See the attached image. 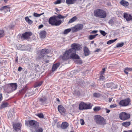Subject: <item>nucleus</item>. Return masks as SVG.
I'll return each instance as SVG.
<instances>
[{
  "instance_id": "1",
  "label": "nucleus",
  "mask_w": 132,
  "mask_h": 132,
  "mask_svg": "<svg viewBox=\"0 0 132 132\" xmlns=\"http://www.w3.org/2000/svg\"><path fill=\"white\" fill-rule=\"evenodd\" d=\"M71 48L69 49L70 52V59H79V56L76 54V51H78L80 49V46L79 44H72L71 46Z\"/></svg>"
},
{
  "instance_id": "2",
  "label": "nucleus",
  "mask_w": 132,
  "mask_h": 132,
  "mask_svg": "<svg viewBox=\"0 0 132 132\" xmlns=\"http://www.w3.org/2000/svg\"><path fill=\"white\" fill-rule=\"evenodd\" d=\"M94 120L98 125L104 126L106 124V120L100 115L95 116Z\"/></svg>"
},
{
  "instance_id": "3",
  "label": "nucleus",
  "mask_w": 132,
  "mask_h": 132,
  "mask_svg": "<svg viewBox=\"0 0 132 132\" xmlns=\"http://www.w3.org/2000/svg\"><path fill=\"white\" fill-rule=\"evenodd\" d=\"M55 16H52L48 20L49 24L52 26H59L64 21V20H57Z\"/></svg>"
},
{
  "instance_id": "4",
  "label": "nucleus",
  "mask_w": 132,
  "mask_h": 132,
  "mask_svg": "<svg viewBox=\"0 0 132 132\" xmlns=\"http://www.w3.org/2000/svg\"><path fill=\"white\" fill-rule=\"evenodd\" d=\"M94 15L96 17L100 18H104L106 16V12L100 9H96L94 11Z\"/></svg>"
},
{
  "instance_id": "5",
  "label": "nucleus",
  "mask_w": 132,
  "mask_h": 132,
  "mask_svg": "<svg viewBox=\"0 0 132 132\" xmlns=\"http://www.w3.org/2000/svg\"><path fill=\"white\" fill-rule=\"evenodd\" d=\"M79 109L80 110L90 109L91 108L90 104H87L84 102H82L79 104Z\"/></svg>"
},
{
  "instance_id": "6",
  "label": "nucleus",
  "mask_w": 132,
  "mask_h": 132,
  "mask_svg": "<svg viewBox=\"0 0 132 132\" xmlns=\"http://www.w3.org/2000/svg\"><path fill=\"white\" fill-rule=\"evenodd\" d=\"M130 100L128 98L120 101L119 103L120 105L123 106H126L130 104Z\"/></svg>"
},
{
  "instance_id": "7",
  "label": "nucleus",
  "mask_w": 132,
  "mask_h": 132,
  "mask_svg": "<svg viewBox=\"0 0 132 132\" xmlns=\"http://www.w3.org/2000/svg\"><path fill=\"white\" fill-rule=\"evenodd\" d=\"M119 118L122 120H127L130 117V115L129 114L123 112L119 114Z\"/></svg>"
},
{
  "instance_id": "8",
  "label": "nucleus",
  "mask_w": 132,
  "mask_h": 132,
  "mask_svg": "<svg viewBox=\"0 0 132 132\" xmlns=\"http://www.w3.org/2000/svg\"><path fill=\"white\" fill-rule=\"evenodd\" d=\"M69 51V50L65 52L63 54L62 57V59L63 60H67L70 59V52Z\"/></svg>"
},
{
  "instance_id": "9",
  "label": "nucleus",
  "mask_w": 132,
  "mask_h": 132,
  "mask_svg": "<svg viewBox=\"0 0 132 132\" xmlns=\"http://www.w3.org/2000/svg\"><path fill=\"white\" fill-rule=\"evenodd\" d=\"M83 28V25L82 24H78L72 28V31L73 32H75L82 29Z\"/></svg>"
},
{
  "instance_id": "10",
  "label": "nucleus",
  "mask_w": 132,
  "mask_h": 132,
  "mask_svg": "<svg viewBox=\"0 0 132 132\" xmlns=\"http://www.w3.org/2000/svg\"><path fill=\"white\" fill-rule=\"evenodd\" d=\"M18 48L19 50L22 51L29 50L30 49L29 46L26 44L23 45H19Z\"/></svg>"
},
{
  "instance_id": "11",
  "label": "nucleus",
  "mask_w": 132,
  "mask_h": 132,
  "mask_svg": "<svg viewBox=\"0 0 132 132\" xmlns=\"http://www.w3.org/2000/svg\"><path fill=\"white\" fill-rule=\"evenodd\" d=\"M9 89L13 91L16 90L18 86L16 83H11L8 84Z\"/></svg>"
},
{
  "instance_id": "12",
  "label": "nucleus",
  "mask_w": 132,
  "mask_h": 132,
  "mask_svg": "<svg viewBox=\"0 0 132 132\" xmlns=\"http://www.w3.org/2000/svg\"><path fill=\"white\" fill-rule=\"evenodd\" d=\"M31 35L32 33L31 32H26L22 34L21 37L24 39H28Z\"/></svg>"
},
{
  "instance_id": "13",
  "label": "nucleus",
  "mask_w": 132,
  "mask_h": 132,
  "mask_svg": "<svg viewBox=\"0 0 132 132\" xmlns=\"http://www.w3.org/2000/svg\"><path fill=\"white\" fill-rule=\"evenodd\" d=\"M57 108L58 111L62 114L64 115L65 114V109L62 105H59Z\"/></svg>"
},
{
  "instance_id": "14",
  "label": "nucleus",
  "mask_w": 132,
  "mask_h": 132,
  "mask_svg": "<svg viewBox=\"0 0 132 132\" xmlns=\"http://www.w3.org/2000/svg\"><path fill=\"white\" fill-rule=\"evenodd\" d=\"M28 89L27 85L23 86L21 90H19V93L21 94H23L25 93H27Z\"/></svg>"
},
{
  "instance_id": "15",
  "label": "nucleus",
  "mask_w": 132,
  "mask_h": 132,
  "mask_svg": "<svg viewBox=\"0 0 132 132\" xmlns=\"http://www.w3.org/2000/svg\"><path fill=\"white\" fill-rule=\"evenodd\" d=\"M21 125V123H18L13 124V126L14 129L16 131H18L20 128Z\"/></svg>"
},
{
  "instance_id": "16",
  "label": "nucleus",
  "mask_w": 132,
  "mask_h": 132,
  "mask_svg": "<svg viewBox=\"0 0 132 132\" xmlns=\"http://www.w3.org/2000/svg\"><path fill=\"white\" fill-rule=\"evenodd\" d=\"M29 125L33 127H35L38 126V123L35 121L31 120L29 122Z\"/></svg>"
},
{
  "instance_id": "17",
  "label": "nucleus",
  "mask_w": 132,
  "mask_h": 132,
  "mask_svg": "<svg viewBox=\"0 0 132 132\" xmlns=\"http://www.w3.org/2000/svg\"><path fill=\"white\" fill-rule=\"evenodd\" d=\"M27 92L25 95L24 97H26L27 96H29L34 94V93L33 90L29 89L28 88Z\"/></svg>"
},
{
  "instance_id": "18",
  "label": "nucleus",
  "mask_w": 132,
  "mask_h": 132,
  "mask_svg": "<svg viewBox=\"0 0 132 132\" xmlns=\"http://www.w3.org/2000/svg\"><path fill=\"white\" fill-rule=\"evenodd\" d=\"M131 16V15L130 14H128L126 13H124V14L123 17L128 21L130 20Z\"/></svg>"
},
{
  "instance_id": "19",
  "label": "nucleus",
  "mask_w": 132,
  "mask_h": 132,
  "mask_svg": "<svg viewBox=\"0 0 132 132\" xmlns=\"http://www.w3.org/2000/svg\"><path fill=\"white\" fill-rule=\"evenodd\" d=\"M49 50L47 49H42L40 52V53L42 55V56H45V55L46 54L48 53L49 52Z\"/></svg>"
},
{
  "instance_id": "20",
  "label": "nucleus",
  "mask_w": 132,
  "mask_h": 132,
  "mask_svg": "<svg viewBox=\"0 0 132 132\" xmlns=\"http://www.w3.org/2000/svg\"><path fill=\"white\" fill-rule=\"evenodd\" d=\"M46 35V32L45 30H43L40 32V35L41 38L43 39L45 38Z\"/></svg>"
},
{
  "instance_id": "21",
  "label": "nucleus",
  "mask_w": 132,
  "mask_h": 132,
  "mask_svg": "<svg viewBox=\"0 0 132 132\" xmlns=\"http://www.w3.org/2000/svg\"><path fill=\"white\" fill-rule=\"evenodd\" d=\"M60 65L59 62L57 63L54 64L52 68V70L53 71H55Z\"/></svg>"
},
{
  "instance_id": "22",
  "label": "nucleus",
  "mask_w": 132,
  "mask_h": 132,
  "mask_svg": "<svg viewBox=\"0 0 132 132\" xmlns=\"http://www.w3.org/2000/svg\"><path fill=\"white\" fill-rule=\"evenodd\" d=\"M42 56V55L40 53H39L38 54L37 57V59L39 60L43 58L44 59H45L47 58V57L48 58L49 57V56L48 55H47L46 56Z\"/></svg>"
},
{
  "instance_id": "23",
  "label": "nucleus",
  "mask_w": 132,
  "mask_h": 132,
  "mask_svg": "<svg viewBox=\"0 0 132 132\" xmlns=\"http://www.w3.org/2000/svg\"><path fill=\"white\" fill-rule=\"evenodd\" d=\"M69 124L66 122H62L61 126V128L63 129H65L67 128L69 126Z\"/></svg>"
},
{
  "instance_id": "24",
  "label": "nucleus",
  "mask_w": 132,
  "mask_h": 132,
  "mask_svg": "<svg viewBox=\"0 0 132 132\" xmlns=\"http://www.w3.org/2000/svg\"><path fill=\"white\" fill-rule=\"evenodd\" d=\"M120 4L124 6H127L129 5V3L128 2L124 0H121L120 2Z\"/></svg>"
},
{
  "instance_id": "25",
  "label": "nucleus",
  "mask_w": 132,
  "mask_h": 132,
  "mask_svg": "<svg viewBox=\"0 0 132 132\" xmlns=\"http://www.w3.org/2000/svg\"><path fill=\"white\" fill-rule=\"evenodd\" d=\"M84 52L85 55L86 56L88 55L89 54L90 52L89 50L86 47H85Z\"/></svg>"
},
{
  "instance_id": "26",
  "label": "nucleus",
  "mask_w": 132,
  "mask_h": 132,
  "mask_svg": "<svg viewBox=\"0 0 132 132\" xmlns=\"http://www.w3.org/2000/svg\"><path fill=\"white\" fill-rule=\"evenodd\" d=\"M8 10H9V6H5L0 8L1 11H4L5 12H7Z\"/></svg>"
},
{
  "instance_id": "27",
  "label": "nucleus",
  "mask_w": 132,
  "mask_h": 132,
  "mask_svg": "<svg viewBox=\"0 0 132 132\" xmlns=\"http://www.w3.org/2000/svg\"><path fill=\"white\" fill-rule=\"evenodd\" d=\"M9 105V104L6 102H3L2 103L1 106V108L2 109L4 108L7 107Z\"/></svg>"
},
{
  "instance_id": "28",
  "label": "nucleus",
  "mask_w": 132,
  "mask_h": 132,
  "mask_svg": "<svg viewBox=\"0 0 132 132\" xmlns=\"http://www.w3.org/2000/svg\"><path fill=\"white\" fill-rule=\"evenodd\" d=\"M29 17L27 16L25 18V19L26 22L28 23L29 24L31 25L32 23L33 22L29 19Z\"/></svg>"
},
{
  "instance_id": "29",
  "label": "nucleus",
  "mask_w": 132,
  "mask_h": 132,
  "mask_svg": "<svg viewBox=\"0 0 132 132\" xmlns=\"http://www.w3.org/2000/svg\"><path fill=\"white\" fill-rule=\"evenodd\" d=\"M77 0H66V3L68 4H72L75 3Z\"/></svg>"
},
{
  "instance_id": "30",
  "label": "nucleus",
  "mask_w": 132,
  "mask_h": 132,
  "mask_svg": "<svg viewBox=\"0 0 132 132\" xmlns=\"http://www.w3.org/2000/svg\"><path fill=\"white\" fill-rule=\"evenodd\" d=\"M35 130L36 132H43V129L41 127H39V125L35 127Z\"/></svg>"
},
{
  "instance_id": "31",
  "label": "nucleus",
  "mask_w": 132,
  "mask_h": 132,
  "mask_svg": "<svg viewBox=\"0 0 132 132\" xmlns=\"http://www.w3.org/2000/svg\"><path fill=\"white\" fill-rule=\"evenodd\" d=\"M77 18L76 16H74L68 22V23H71L75 21L77 19Z\"/></svg>"
},
{
  "instance_id": "32",
  "label": "nucleus",
  "mask_w": 132,
  "mask_h": 132,
  "mask_svg": "<svg viewBox=\"0 0 132 132\" xmlns=\"http://www.w3.org/2000/svg\"><path fill=\"white\" fill-rule=\"evenodd\" d=\"M46 100V97H44L40 98L39 101L42 103H44Z\"/></svg>"
},
{
  "instance_id": "33",
  "label": "nucleus",
  "mask_w": 132,
  "mask_h": 132,
  "mask_svg": "<svg viewBox=\"0 0 132 132\" xmlns=\"http://www.w3.org/2000/svg\"><path fill=\"white\" fill-rule=\"evenodd\" d=\"M130 124V122H123L122 125L123 126L125 127H128L129 126Z\"/></svg>"
},
{
  "instance_id": "34",
  "label": "nucleus",
  "mask_w": 132,
  "mask_h": 132,
  "mask_svg": "<svg viewBox=\"0 0 132 132\" xmlns=\"http://www.w3.org/2000/svg\"><path fill=\"white\" fill-rule=\"evenodd\" d=\"M67 16V15H66L65 16H63L62 15H61L60 14H59L57 16H56L55 17H56V18H58L60 19H64L66 18Z\"/></svg>"
},
{
  "instance_id": "35",
  "label": "nucleus",
  "mask_w": 132,
  "mask_h": 132,
  "mask_svg": "<svg viewBox=\"0 0 132 132\" xmlns=\"http://www.w3.org/2000/svg\"><path fill=\"white\" fill-rule=\"evenodd\" d=\"M117 40V38L115 39H111L109 40L107 42V44L108 45L111 44L116 41Z\"/></svg>"
},
{
  "instance_id": "36",
  "label": "nucleus",
  "mask_w": 132,
  "mask_h": 132,
  "mask_svg": "<svg viewBox=\"0 0 132 132\" xmlns=\"http://www.w3.org/2000/svg\"><path fill=\"white\" fill-rule=\"evenodd\" d=\"M98 34H97L94 35H90L89 36V38L90 40H92L95 38V37Z\"/></svg>"
},
{
  "instance_id": "37",
  "label": "nucleus",
  "mask_w": 132,
  "mask_h": 132,
  "mask_svg": "<svg viewBox=\"0 0 132 132\" xmlns=\"http://www.w3.org/2000/svg\"><path fill=\"white\" fill-rule=\"evenodd\" d=\"M71 30V29L70 28H68L65 29L63 32V34H68Z\"/></svg>"
},
{
  "instance_id": "38",
  "label": "nucleus",
  "mask_w": 132,
  "mask_h": 132,
  "mask_svg": "<svg viewBox=\"0 0 132 132\" xmlns=\"http://www.w3.org/2000/svg\"><path fill=\"white\" fill-rule=\"evenodd\" d=\"M124 44V43L122 42L121 43H119L117 44L116 47H121Z\"/></svg>"
},
{
  "instance_id": "39",
  "label": "nucleus",
  "mask_w": 132,
  "mask_h": 132,
  "mask_svg": "<svg viewBox=\"0 0 132 132\" xmlns=\"http://www.w3.org/2000/svg\"><path fill=\"white\" fill-rule=\"evenodd\" d=\"M4 31L3 30H0V38L4 36Z\"/></svg>"
},
{
  "instance_id": "40",
  "label": "nucleus",
  "mask_w": 132,
  "mask_h": 132,
  "mask_svg": "<svg viewBox=\"0 0 132 132\" xmlns=\"http://www.w3.org/2000/svg\"><path fill=\"white\" fill-rule=\"evenodd\" d=\"M114 23V20L112 19L110 20L109 21V23L111 26L113 25Z\"/></svg>"
},
{
  "instance_id": "41",
  "label": "nucleus",
  "mask_w": 132,
  "mask_h": 132,
  "mask_svg": "<svg viewBox=\"0 0 132 132\" xmlns=\"http://www.w3.org/2000/svg\"><path fill=\"white\" fill-rule=\"evenodd\" d=\"M62 3V1L61 0H56V1L54 2V4H61Z\"/></svg>"
},
{
  "instance_id": "42",
  "label": "nucleus",
  "mask_w": 132,
  "mask_h": 132,
  "mask_svg": "<svg viewBox=\"0 0 132 132\" xmlns=\"http://www.w3.org/2000/svg\"><path fill=\"white\" fill-rule=\"evenodd\" d=\"M100 33L103 36H105L107 34L104 31L102 30H100Z\"/></svg>"
},
{
  "instance_id": "43",
  "label": "nucleus",
  "mask_w": 132,
  "mask_h": 132,
  "mask_svg": "<svg viewBox=\"0 0 132 132\" xmlns=\"http://www.w3.org/2000/svg\"><path fill=\"white\" fill-rule=\"evenodd\" d=\"M101 109V108L99 106H96L94 108L93 110L95 111H97L100 110Z\"/></svg>"
},
{
  "instance_id": "44",
  "label": "nucleus",
  "mask_w": 132,
  "mask_h": 132,
  "mask_svg": "<svg viewBox=\"0 0 132 132\" xmlns=\"http://www.w3.org/2000/svg\"><path fill=\"white\" fill-rule=\"evenodd\" d=\"M42 83H36L34 85V87L35 88L39 87L42 85Z\"/></svg>"
},
{
  "instance_id": "45",
  "label": "nucleus",
  "mask_w": 132,
  "mask_h": 132,
  "mask_svg": "<svg viewBox=\"0 0 132 132\" xmlns=\"http://www.w3.org/2000/svg\"><path fill=\"white\" fill-rule=\"evenodd\" d=\"M104 79V77L103 75H101V76L99 77V78L98 79L100 81H103Z\"/></svg>"
},
{
  "instance_id": "46",
  "label": "nucleus",
  "mask_w": 132,
  "mask_h": 132,
  "mask_svg": "<svg viewBox=\"0 0 132 132\" xmlns=\"http://www.w3.org/2000/svg\"><path fill=\"white\" fill-rule=\"evenodd\" d=\"M106 69L105 68H104L102 69V70L101 71V72L100 73L101 75H103L104 74V73Z\"/></svg>"
},
{
  "instance_id": "47",
  "label": "nucleus",
  "mask_w": 132,
  "mask_h": 132,
  "mask_svg": "<svg viewBox=\"0 0 132 132\" xmlns=\"http://www.w3.org/2000/svg\"><path fill=\"white\" fill-rule=\"evenodd\" d=\"M42 15V14H39L37 13H34L33 14L34 16L36 17H39L41 15Z\"/></svg>"
},
{
  "instance_id": "48",
  "label": "nucleus",
  "mask_w": 132,
  "mask_h": 132,
  "mask_svg": "<svg viewBox=\"0 0 132 132\" xmlns=\"http://www.w3.org/2000/svg\"><path fill=\"white\" fill-rule=\"evenodd\" d=\"M37 116L39 118H43L44 116L42 113H40L38 114L37 115Z\"/></svg>"
},
{
  "instance_id": "49",
  "label": "nucleus",
  "mask_w": 132,
  "mask_h": 132,
  "mask_svg": "<svg viewBox=\"0 0 132 132\" xmlns=\"http://www.w3.org/2000/svg\"><path fill=\"white\" fill-rule=\"evenodd\" d=\"M80 124L82 125H83L84 124V120L82 119H80Z\"/></svg>"
},
{
  "instance_id": "50",
  "label": "nucleus",
  "mask_w": 132,
  "mask_h": 132,
  "mask_svg": "<svg viewBox=\"0 0 132 132\" xmlns=\"http://www.w3.org/2000/svg\"><path fill=\"white\" fill-rule=\"evenodd\" d=\"M117 105L115 104H114L113 105H111L110 106V107L111 108H114L117 106Z\"/></svg>"
},
{
  "instance_id": "51",
  "label": "nucleus",
  "mask_w": 132,
  "mask_h": 132,
  "mask_svg": "<svg viewBox=\"0 0 132 132\" xmlns=\"http://www.w3.org/2000/svg\"><path fill=\"white\" fill-rule=\"evenodd\" d=\"M128 70L127 69V68H126L124 70V72L126 74H128Z\"/></svg>"
},
{
  "instance_id": "52",
  "label": "nucleus",
  "mask_w": 132,
  "mask_h": 132,
  "mask_svg": "<svg viewBox=\"0 0 132 132\" xmlns=\"http://www.w3.org/2000/svg\"><path fill=\"white\" fill-rule=\"evenodd\" d=\"M97 32V30H94L92 31L91 32V33L92 34H96Z\"/></svg>"
},
{
  "instance_id": "53",
  "label": "nucleus",
  "mask_w": 132,
  "mask_h": 132,
  "mask_svg": "<svg viewBox=\"0 0 132 132\" xmlns=\"http://www.w3.org/2000/svg\"><path fill=\"white\" fill-rule=\"evenodd\" d=\"M43 27V25L42 24H40L38 27V29H40Z\"/></svg>"
},
{
  "instance_id": "54",
  "label": "nucleus",
  "mask_w": 132,
  "mask_h": 132,
  "mask_svg": "<svg viewBox=\"0 0 132 132\" xmlns=\"http://www.w3.org/2000/svg\"><path fill=\"white\" fill-rule=\"evenodd\" d=\"M128 70V71H132V68H126Z\"/></svg>"
},
{
  "instance_id": "55",
  "label": "nucleus",
  "mask_w": 132,
  "mask_h": 132,
  "mask_svg": "<svg viewBox=\"0 0 132 132\" xmlns=\"http://www.w3.org/2000/svg\"><path fill=\"white\" fill-rule=\"evenodd\" d=\"M22 68H21V67H19L18 68V71H21L22 69Z\"/></svg>"
},
{
  "instance_id": "56",
  "label": "nucleus",
  "mask_w": 132,
  "mask_h": 132,
  "mask_svg": "<svg viewBox=\"0 0 132 132\" xmlns=\"http://www.w3.org/2000/svg\"><path fill=\"white\" fill-rule=\"evenodd\" d=\"M18 57L17 56H16L15 57V62L16 63H17L18 62Z\"/></svg>"
},
{
  "instance_id": "57",
  "label": "nucleus",
  "mask_w": 132,
  "mask_h": 132,
  "mask_svg": "<svg viewBox=\"0 0 132 132\" xmlns=\"http://www.w3.org/2000/svg\"><path fill=\"white\" fill-rule=\"evenodd\" d=\"M2 94H0V101H1L2 98Z\"/></svg>"
},
{
  "instance_id": "58",
  "label": "nucleus",
  "mask_w": 132,
  "mask_h": 132,
  "mask_svg": "<svg viewBox=\"0 0 132 132\" xmlns=\"http://www.w3.org/2000/svg\"><path fill=\"white\" fill-rule=\"evenodd\" d=\"M100 49H97L96 50H95V52H98L100 51Z\"/></svg>"
},
{
  "instance_id": "59",
  "label": "nucleus",
  "mask_w": 132,
  "mask_h": 132,
  "mask_svg": "<svg viewBox=\"0 0 132 132\" xmlns=\"http://www.w3.org/2000/svg\"><path fill=\"white\" fill-rule=\"evenodd\" d=\"M123 132H132V130H128L127 131L126 130H124L123 131Z\"/></svg>"
},
{
  "instance_id": "60",
  "label": "nucleus",
  "mask_w": 132,
  "mask_h": 132,
  "mask_svg": "<svg viewBox=\"0 0 132 132\" xmlns=\"http://www.w3.org/2000/svg\"><path fill=\"white\" fill-rule=\"evenodd\" d=\"M113 99L112 97H111L109 99V102H110L112 101V100Z\"/></svg>"
},
{
  "instance_id": "61",
  "label": "nucleus",
  "mask_w": 132,
  "mask_h": 132,
  "mask_svg": "<svg viewBox=\"0 0 132 132\" xmlns=\"http://www.w3.org/2000/svg\"><path fill=\"white\" fill-rule=\"evenodd\" d=\"M94 96L95 97L97 96V94L96 93H94L93 94Z\"/></svg>"
},
{
  "instance_id": "62",
  "label": "nucleus",
  "mask_w": 132,
  "mask_h": 132,
  "mask_svg": "<svg viewBox=\"0 0 132 132\" xmlns=\"http://www.w3.org/2000/svg\"><path fill=\"white\" fill-rule=\"evenodd\" d=\"M106 113H109L110 112V110H109L108 109H106Z\"/></svg>"
},
{
  "instance_id": "63",
  "label": "nucleus",
  "mask_w": 132,
  "mask_h": 132,
  "mask_svg": "<svg viewBox=\"0 0 132 132\" xmlns=\"http://www.w3.org/2000/svg\"><path fill=\"white\" fill-rule=\"evenodd\" d=\"M55 9L56 10V12H58V11H59L58 9H57V8H55Z\"/></svg>"
},
{
  "instance_id": "64",
  "label": "nucleus",
  "mask_w": 132,
  "mask_h": 132,
  "mask_svg": "<svg viewBox=\"0 0 132 132\" xmlns=\"http://www.w3.org/2000/svg\"><path fill=\"white\" fill-rule=\"evenodd\" d=\"M45 62L47 63H48L49 61L48 60H45Z\"/></svg>"
}]
</instances>
